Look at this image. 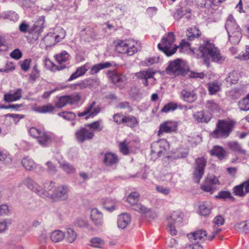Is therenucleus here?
<instances>
[{
	"label": "nucleus",
	"instance_id": "nucleus-56",
	"mask_svg": "<svg viewBox=\"0 0 249 249\" xmlns=\"http://www.w3.org/2000/svg\"><path fill=\"white\" fill-rule=\"evenodd\" d=\"M160 60L159 56H151L145 59L144 63L146 66H150L153 64L157 63Z\"/></svg>",
	"mask_w": 249,
	"mask_h": 249
},
{
	"label": "nucleus",
	"instance_id": "nucleus-58",
	"mask_svg": "<svg viewBox=\"0 0 249 249\" xmlns=\"http://www.w3.org/2000/svg\"><path fill=\"white\" fill-rule=\"evenodd\" d=\"M225 222L224 218L221 215H218L216 216L213 220V223L214 224V228H216V227H219L222 225Z\"/></svg>",
	"mask_w": 249,
	"mask_h": 249
},
{
	"label": "nucleus",
	"instance_id": "nucleus-9",
	"mask_svg": "<svg viewBox=\"0 0 249 249\" xmlns=\"http://www.w3.org/2000/svg\"><path fill=\"white\" fill-rule=\"evenodd\" d=\"M140 195L138 192H132L127 197V201L131 204L132 209L142 214L147 213L149 210L141 203H138L139 200Z\"/></svg>",
	"mask_w": 249,
	"mask_h": 249
},
{
	"label": "nucleus",
	"instance_id": "nucleus-37",
	"mask_svg": "<svg viewBox=\"0 0 249 249\" xmlns=\"http://www.w3.org/2000/svg\"><path fill=\"white\" fill-rule=\"evenodd\" d=\"M103 206L107 210L112 212L116 209L117 202L114 199L107 198L104 201Z\"/></svg>",
	"mask_w": 249,
	"mask_h": 249
},
{
	"label": "nucleus",
	"instance_id": "nucleus-46",
	"mask_svg": "<svg viewBox=\"0 0 249 249\" xmlns=\"http://www.w3.org/2000/svg\"><path fill=\"white\" fill-rule=\"evenodd\" d=\"M102 122V120H99L90 124H88L87 126L92 130L91 131L92 132L93 131H101L103 128Z\"/></svg>",
	"mask_w": 249,
	"mask_h": 249
},
{
	"label": "nucleus",
	"instance_id": "nucleus-33",
	"mask_svg": "<svg viewBox=\"0 0 249 249\" xmlns=\"http://www.w3.org/2000/svg\"><path fill=\"white\" fill-rule=\"evenodd\" d=\"M112 66L111 64L108 62L105 63H101L94 65L91 67L90 71L91 74H94L98 73L101 70L108 68Z\"/></svg>",
	"mask_w": 249,
	"mask_h": 249
},
{
	"label": "nucleus",
	"instance_id": "nucleus-1",
	"mask_svg": "<svg viewBox=\"0 0 249 249\" xmlns=\"http://www.w3.org/2000/svg\"><path fill=\"white\" fill-rule=\"evenodd\" d=\"M26 183L29 189L42 197H47L51 195V198L54 201L64 200L67 198L69 189L66 186H59L55 189L53 194H50L49 192L53 189L54 184L52 181H48L44 182L43 188L40 186L37 182L31 179H27Z\"/></svg>",
	"mask_w": 249,
	"mask_h": 249
},
{
	"label": "nucleus",
	"instance_id": "nucleus-49",
	"mask_svg": "<svg viewBox=\"0 0 249 249\" xmlns=\"http://www.w3.org/2000/svg\"><path fill=\"white\" fill-rule=\"evenodd\" d=\"M90 243L92 247L98 248H102L105 245L104 241L98 237L93 238L91 239Z\"/></svg>",
	"mask_w": 249,
	"mask_h": 249
},
{
	"label": "nucleus",
	"instance_id": "nucleus-61",
	"mask_svg": "<svg viewBox=\"0 0 249 249\" xmlns=\"http://www.w3.org/2000/svg\"><path fill=\"white\" fill-rule=\"evenodd\" d=\"M157 191L164 195H168L170 192V189L163 186L157 185L156 187Z\"/></svg>",
	"mask_w": 249,
	"mask_h": 249
},
{
	"label": "nucleus",
	"instance_id": "nucleus-27",
	"mask_svg": "<svg viewBox=\"0 0 249 249\" xmlns=\"http://www.w3.org/2000/svg\"><path fill=\"white\" fill-rule=\"evenodd\" d=\"M118 161L117 156L114 153L108 152L105 154L103 162L106 166H110Z\"/></svg>",
	"mask_w": 249,
	"mask_h": 249
},
{
	"label": "nucleus",
	"instance_id": "nucleus-21",
	"mask_svg": "<svg viewBox=\"0 0 249 249\" xmlns=\"http://www.w3.org/2000/svg\"><path fill=\"white\" fill-rule=\"evenodd\" d=\"M22 89H17L5 94L4 100L8 103L16 101L22 97Z\"/></svg>",
	"mask_w": 249,
	"mask_h": 249
},
{
	"label": "nucleus",
	"instance_id": "nucleus-25",
	"mask_svg": "<svg viewBox=\"0 0 249 249\" xmlns=\"http://www.w3.org/2000/svg\"><path fill=\"white\" fill-rule=\"evenodd\" d=\"M90 218L96 226H101L103 225V213L98 209L95 208L91 210L90 213Z\"/></svg>",
	"mask_w": 249,
	"mask_h": 249
},
{
	"label": "nucleus",
	"instance_id": "nucleus-8",
	"mask_svg": "<svg viewBox=\"0 0 249 249\" xmlns=\"http://www.w3.org/2000/svg\"><path fill=\"white\" fill-rule=\"evenodd\" d=\"M206 163L207 160L204 157L196 159L193 173V179L196 182L199 183L202 178L204 174Z\"/></svg>",
	"mask_w": 249,
	"mask_h": 249
},
{
	"label": "nucleus",
	"instance_id": "nucleus-62",
	"mask_svg": "<svg viewBox=\"0 0 249 249\" xmlns=\"http://www.w3.org/2000/svg\"><path fill=\"white\" fill-rule=\"evenodd\" d=\"M67 104H68L66 96L61 97L56 104V107L58 108H61Z\"/></svg>",
	"mask_w": 249,
	"mask_h": 249
},
{
	"label": "nucleus",
	"instance_id": "nucleus-19",
	"mask_svg": "<svg viewBox=\"0 0 249 249\" xmlns=\"http://www.w3.org/2000/svg\"><path fill=\"white\" fill-rule=\"evenodd\" d=\"M77 140L83 142L86 140L92 139L94 135L93 132L85 128H82L76 131L75 133Z\"/></svg>",
	"mask_w": 249,
	"mask_h": 249
},
{
	"label": "nucleus",
	"instance_id": "nucleus-53",
	"mask_svg": "<svg viewBox=\"0 0 249 249\" xmlns=\"http://www.w3.org/2000/svg\"><path fill=\"white\" fill-rule=\"evenodd\" d=\"M58 115L67 120H72L75 118V114L71 111L59 112Z\"/></svg>",
	"mask_w": 249,
	"mask_h": 249
},
{
	"label": "nucleus",
	"instance_id": "nucleus-15",
	"mask_svg": "<svg viewBox=\"0 0 249 249\" xmlns=\"http://www.w3.org/2000/svg\"><path fill=\"white\" fill-rule=\"evenodd\" d=\"M108 77L111 83L121 89L124 88L126 83L127 78L126 76L116 71L109 72Z\"/></svg>",
	"mask_w": 249,
	"mask_h": 249
},
{
	"label": "nucleus",
	"instance_id": "nucleus-41",
	"mask_svg": "<svg viewBox=\"0 0 249 249\" xmlns=\"http://www.w3.org/2000/svg\"><path fill=\"white\" fill-rule=\"evenodd\" d=\"M212 209V207L208 203L204 202L199 206V213L202 215L207 216L210 214Z\"/></svg>",
	"mask_w": 249,
	"mask_h": 249
},
{
	"label": "nucleus",
	"instance_id": "nucleus-22",
	"mask_svg": "<svg viewBox=\"0 0 249 249\" xmlns=\"http://www.w3.org/2000/svg\"><path fill=\"white\" fill-rule=\"evenodd\" d=\"M233 191L236 196L241 197L244 196L247 194L249 193V180L235 186L233 189Z\"/></svg>",
	"mask_w": 249,
	"mask_h": 249
},
{
	"label": "nucleus",
	"instance_id": "nucleus-36",
	"mask_svg": "<svg viewBox=\"0 0 249 249\" xmlns=\"http://www.w3.org/2000/svg\"><path fill=\"white\" fill-rule=\"evenodd\" d=\"M206 107L209 111L212 113L217 112L220 110V107L219 104L213 100L207 101L206 104Z\"/></svg>",
	"mask_w": 249,
	"mask_h": 249
},
{
	"label": "nucleus",
	"instance_id": "nucleus-17",
	"mask_svg": "<svg viewBox=\"0 0 249 249\" xmlns=\"http://www.w3.org/2000/svg\"><path fill=\"white\" fill-rule=\"evenodd\" d=\"M167 72L175 76L182 74L183 72V67L179 59L171 62L167 68Z\"/></svg>",
	"mask_w": 249,
	"mask_h": 249
},
{
	"label": "nucleus",
	"instance_id": "nucleus-5",
	"mask_svg": "<svg viewBox=\"0 0 249 249\" xmlns=\"http://www.w3.org/2000/svg\"><path fill=\"white\" fill-rule=\"evenodd\" d=\"M225 28L230 42L233 44H238L242 37L241 29L232 16L228 17L225 23Z\"/></svg>",
	"mask_w": 249,
	"mask_h": 249
},
{
	"label": "nucleus",
	"instance_id": "nucleus-63",
	"mask_svg": "<svg viewBox=\"0 0 249 249\" xmlns=\"http://www.w3.org/2000/svg\"><path fill=\"white\" fill-rule=\"evenodd\" d=\"M10 55L12 58L16 60H18L22 57V53L19 49H17L13 51L10 53Z\"/></svg>",
	"mask_w": 249,
	"mask_h": 249
},
{
	"label": "nucleus",
	"instance_id": "nucleus-34",
	"mask_svg": "<svg viewBox=\"0 0 249 249\" xmlns=\"http://www.w3.org/2000/svg\"><path fill=\"white\" fill-rule=\"evenodd\" d=\"M21 163L24 168L27 170H33L36 167L34 161L29 157H25L22 160Z\"/></svg>",
	"mask_w": 249,
	"mask_h": 249
},
{
	"label": "nucleus",
	"instance_id": "nucleus-31",
	"mask_svg": "<svg viewBox=\"0 0 249 249\" xmlns=\"http://www.w3.org/2000/svg\"><path fill=\"white\" fill-rule=\"evenodd\" d=\"M210 152L212 156H215L220 160L225 158L226 156V151L223 147L219 146H213Z\"/></svg>",
	"mask_w": 249,
	"mask_h": 249
},
{
	"label": "nucleus",
	"instance_id": "nucleus-51",
	"mask_svg": "<svg viewBox=\"0 0 249 249\" xmlns=\"http://www.w3.org/2000/svg\"><path fill=\"white\" fill-rule=\"evenodd\" d=\"M215 198L219 199H232L233 196H231V193L229 191H220L218 194L215 196Z\"/></svg>",
	"mask_w": 249,
	"mask_h": 249
},
{
	"label": "nucleus",
	"instance_id": "nucleus-59",
	"mask_svg": "<svg viewBox=\"0 0 249 249\" xmlns=\"http://www.w3.org/2000/svg\"><path fill=\"white\" fill-rule=\"evenodd\" d=\"M31 62V59H26L24 60L21 62L20 67L21 69L24 71H27L29 70L30 67Z\"/></svg>",
	"mask_w": 249,
	"mask_h": 249
},
{
	"label": "nucleus",
	"instance_id": "nucleus-14",
	"mask_svg": "<svg viewBox=\"0 0 249 249\" xmlns=\"http://www.w3.org/2000/svg\"><path fill=\"white\" fill-rule=\"evenodd\" d=\"M219 184V180L215 177H207L201 185L200 189L203 192L210 193L211 194H212L217 190L215 185H218Z\"/></svg>",
	"mask_w": 249,
	"mask_h": 249
},
{
	"label": "nucleus",
	"instance_id": "nucleus-48",
	"mask_svg": "<svg viewBox=\"0 0 249 249\" xmlns=\"http://www.w3.org/2000/svg\"><path fill=\"white\" fill-rule=\"evenodd\" d=\"M239 74L235 71H232L229 73L228 77L226 78L227 81L231 84H235L239 80Z\"/></svg>",
	"mask_w": 249,
	"mask_h": 249
},
{
	"label": "nucleus",
	"instance_id": "nucleus-13",
	"mask_svg": "<svg viewBox=\"0 0 249 249\" xmlns=\"http://www.w3.org/2000/svg\"><path fill=\"white\" fill-rule=\"evenodd\" d=\"M95 104L96 103L94 101L85 107L83 111L78 113V116H85V118L88 119L96 116L100 112L101 108L99 106H95Z\"/></svg>",
	"mask_w": 249,
	"mask_h": 249
},
{
	"label": "nucleus",
	"instance_id": "nucleus-44",
	"mask_svg": "<svg viewBox=\"0 0 249 249\" xmlns=\"http://www.w3.org/2000/svg\"><path fill=\"white\" fill-rule=\"evenodd\" d=\"M228 146L232 151L234 152L245 154V151L243 150L241 145L237 142H231L228 143Z\"/></svg>",
	"mask_w": 249,
	"mask_h": 249
},
{
	"label": "nucleus",
	"instance_id": "nucleus-23",
	"mask_svg": "<svg viewBox=\"0 0 249 249\" xmlns=\"http://www.w3.org/2000/svg\"><path fill=\"white\" fill-rule=\"evenodd\" d=\"M155 72L151 70L146 71H141L135 74V76L139 79H144L143 85L147 87L149 85L148 79L154 78Z\"/></svg>",
	"mask_w": 249,
	"mask_h": 249
},
{
	"label": "nucleus",
	"instance_id": "nucleus-18",
	"mask_svg": "<svg viewBox=\"0 0 249 249\" xmlns=\"http://www.w3.org/2000/svg\"><path fill=\"white\" fill-rule=\"evenodd\" d=\"M19 30L22 33L34 34L38 36L42 31V28L36 24H35L32 27H30L28 24L23 22L20 24Z\"/></svg>",
	"mask_w": 249,
	"mask_h": 249
},
{
	"label": "nucleus",
	"instance_id": "nucleus-45",
	"mask_svg": "<svg viewBox=\"0 0 249 249\" xmlns=\"http://www.w3.org/2000/svg\"><path fill=\"white\" fill-rule=\"evenodd\" d=\"M178 49H179L180 53H185L188 51H192L190 44L185 39H182L179 45H178Z\"/></svg>",
	"mask_w": 249,
	"mask_h": 249
},
{
	"label": "nucleus",
	"instance_id": "nucleus-20",
	"mask_svg": "<svg viewBox=\"0 0 249 249\" xmlns=\"http://www.w3.org/2000/svg\"><path fill=\"white\" fill-rule=\"evenodd\" d=\"M60 35L53 36L52 35H47L44 38V42L46 45L52 46L54 45L56 42L60 41L65 36V31L63 29L60 30Z\"/></svg>",
	"mask_w": 249,
	"mask_h": 249
},
{
	"label": "nucleus",
	"instance_id": "nucleus-10",
	"mask_svg": "<svg viewBox=\"0 0 249 249\" xmlns=\"http://www.w3.org/2000/svg\"><path fill=\"white\" fill-rule=\"evenodd\" d=\"M139 142L136 140L129 141L127 139L119 142L118 146L120 152L124 155H128L134 152L139 148Z\"/></svg>",
	"mask_w": 249,
	"mask_h": 249
},
{
	"label": "nucleus",
	"instance_id": "nucleus-40",
	"mask_svg": "<svg viewBox=\"0 0 249 249\" xmlns=\"http://www.w3.org/2000/svg\"><path fill=\"white\" fill-rule=\"evenodd\" d=\"M54 110V107L51 104L38 106L36 107V110L41 113H51Z\"/></svg>",
	"mask_w": 249,
	"mask_h": 249
},
{
	"label": "nucleus",
	"instance_id": "nucleus-16",
	"mask_svg": "<svg viewBox=\"0 0 249 249\" xmlns=\"http://www.w3.org/2000/svg\"><path fill=\"white\" fill-rule=\"evenodd\" d=\"M178 123L175 121H168L161 124L159 127L158 136L160 137L164 133H170L178 130Z\"/></svg>",
	"mask_w": 249,
	"mask_h": 249
},
{
	"label": "nucleus",
	"instance_id": "nucleus-30",
	"mask_svg": "<svg viewBox=\"0 0 249 249\" xmlns=\"http://www.w3.org/2000/svg\"><path fill=\"white\" fill-rule=\"evenodd\" d=\"M131 221L129 215L126 213H123L119 216L118 219V226L119 228L124 229Z\"/></svg>",
	"mask_w": 249,
	"mask_h": 249
},
{
	"label": "nucleus",
	"instance_id": "nucleus-64",
	"mask_svg": "<svg viewBox=\"0 0 249 249\" xmlns=\"http://www.w3.org/2000/svg\"><path fill=\"white\" fill-rule=\"evenodd\" d=\"M86 34L90 36L92 38H96L97 36L96 31L92 28H88L86 29Z\"/></svg>",
	"mask_w": 249,
	"mask_h": 249
},
{
	"label": "nucleus",
	"instance_id": "nucleus-38",
	"mask_svg": "<svg viewBox=\"0 0 249 249\" xmlns=\"http://www.w3.org/2000/svg\"><path fill=\"white\" fill-rule=\"evenodd\" d=\"M128 46V40H120L116 46V49L119 53L127 54Z\"/></svg>",
	"mask_w": 249,
	"mask_h": 249
},
{
	"label": "nucleus",
	"instance_id": "nucleus-43",
	"mask_svg": "<svg viewBox=\"0 0 249 249\" xmlns=\"http://www.w3.org/2000/svg\"><path fill=\"white\" fill-rule=\"evenodd\" d=\"M64 233L60 230H56L51 234V239L54 242H58L62 241L64 238Z\"/></svg>",
	"mask_w": 249,
	"mask_h": 249
},
{
	"label": "nucleus",
	"instance_id": "nucleus-60",
	"mask_svg": "<svg viewBox=\"0 0 249 249\" xmlns=\"http://www.w3.org/2000/svg\"><path fill=\"white\" fill-rule=\"evenodd\" d=\"M5 18L9 19L13 21H16L18 18V16L15 12H9L5 16Z\"/></svg>",
	"mask_w": 249,
	"mask_h": 249
},
{
	"label": "nucleus",
	"instance_id": "nucleus-32",
	"mask_svg": "<svg viewBox=\"0 0 249 249\" xmlns=\"http://www.w3.org/2000/svg\"><path fill=\"white\" fill-rule=\"evenodd\" d=\"M221 84L217 81L209 82L207 85L209 93L210 95L216 94L221 89Z\"/></svg>",
	"mask_w": 249,
	"mask_h": 249
},
{
	"label": "nucleus",
	"instance_id": "nucleus-28",
	"mask_svg": "<svg viewBox=\"0 0 249 249\" xmlns=\"http://www.w3.org/2000/svg\"><path fill=\"white\" fill-rule=\"evenodd\" d=\"M181 95L184 101L189 103L193 102L197 98L196 94L194 90L183 89L181 92Z\"/></svg>",
	"mask_w": 249,
	"mask_h": 249
},
{
	"label": "nucleus",
	"instance_id": "nucleus-26",
	"mask_svg": "<svg viewBox=\"0 0 249 249\" xmlns=\"http://www.w3.org/2000/svg\"><path fill=\"white\" fill-rule=\"evenodd\" d=\"M89 69V65L87 63L81 67H78L69 79V81L73 80L80 76L84 75Z\"/></svg>",
	"mask_w": 249,
	"mask_h": 249
},
{
	"label": "nucleus",
	"instance_id": "nucleus-3",
	"mask_svg": "<svg viewBox=\"0 0 249 249\" xmlns=\"http://www.w3.org/2000/svg\"><path fill=\"white\" fill-rule=\"evenodd\" d=\"M199 50L204 57L211 59L212 61L221 62L225 60L219 50L209 41H204L203 44L199 47Z\"/></svg>",
	"mask_w": 249,
	"mask_h": 249
},
{
	"label": "nucleus",
	"instance_id": "nucleus-11",
	"mask_svg": "<svg viewBox=\"0 0 249 249\" xmlns=\"http://www.w3.org/2000/svg\"><path fill=\"white\" fill-rule=\"evenodd\" d=\"M169 144L165 140H160L158 142H155L151 144V155L156 158L160 157L169 149Z\"/></svg>",
	"mask_w": 249,
	"mask_h": 249
},
{
	"label": "nucleus",
	"instance_id": "nucleus-50",
	"mask_svg": "<svg viewBox=\"0 0 249 249\" xmlns=\"http://www.w3.org/2000/svg\"><path fill=\"white\" fill-rule=\"evenodd\" d=\"M66 236L67 241L70 243H72L75 240L77 235L73 229L68 228L67 229Z\"/></svg>",
	"mask_w": 249,
	"mask_h": 249
},
{
	"label": "nucleus",
	"instance_id": "nucleus-2",
	"mask_svg": "<svg viewBox=\"0 0 249 249\" xmlns=\"http://www.w3.org/2000/svg\"><path fill=\"white\" fill-rule=\"evenodd\" d=\"M235 124V121L230 119L218 120L211 135L216 139H226L232 131Z\"/></svg>",
	"mask_w": 249,
	"mask_h": 249
},
{
	"label": "nucleus",
	"instance_id": "nucleus-47",
	"mask_svg": "<svg viewBox=\"0 0 249 249\" xmlns=\"http://www.w3.org/2000/svg\"><path fill=\"white\" fill-rule=\"evenodd\" d=\"M238 106L241 110H249V94L239 102Z\"/></svg>",
	"mask_w": 249,
	"mask_h": 249
},
{
	"label": "nucleus",
	"instance_id": "nucleus-35",
	"mask_svg": "<svg viewBox=\"0 0 249 249\" xmlns=\"http://www.w3.org/2000/svg\"><path fill=\"white\" fill-rule=\"evenodd\" d=\"M194 117L197 123H208L211 119V116L206 115L204 111H201L196 112L194 115Z\"/></svg>",
	"mask_w": 249,
	"mask_h": 249
},
{
	"label": "nucleus",
	"instance_id": "nucleus-24",
	"mask_svg": "<svg viewBox=\"0 0 249 249\" xmlns=\"http://www.w3.org/2000/svg\"><path fill=\"white\" fill-rule=\"evenodd\" d=\"M69 54L65 51H63L59 54H57L55 56V60L60 65L57 66V70H61L66 68V65L64 63L69 60Z\"/></svg>",
	"mask_w": 249,
	"mask_h": 249
},
{
	"label": "nucleus",
	"instance_id": "nucleus-55",
	"mask_svg": "<svg viewBox=\"0 0 249 249\" xmlns=\"http://www.w3.org/2000/svg\"><path fill=\"white\" fill-rule=\"evenodd\" d=\"M68 104H72L79 102L80 100V96L76 93L70 96H66Z\"/></svg>",
	"mask_w": 249,
	"mask_h": 249
},
{
	"label": "nucleus",
	"instance_id": "nucleus-57",
	"mask_svg": "<svg viewBox=\"0 0 249 249\" xmlns=\"http://www.w3.org/2000/svg\"><path fill=\"white\" fill-rule=\"evenodd\" d=\"M125 117L122 113H116L113 115V120L117 124H121L124 123Z\"/></svg>",
	"mask_w": 249,
	"mask_h": 249
},
{
	"label": "nucleus",
	"instance_id": "nucleus-12",
	"mask_svg": "<svg viewBox=\"0 0 249 249\" xmlns=\"http://www.w3.org/2000/svg\"><path fill=\"white\" fill-rule=\"evenodd\" d=\"M221 231V229H217L214 230L213 233L208 235L206 231L203 230H198L194 233H189L187 235L189 239L194 240H205L208 239L209 240H213L214 237Z\"/></svg>",
	"mask_w": 249,
	"mask_h": 249
},
{
	"label": "nucleus",
	"instance_id": "nucleus-4",
	"mask_svg": "<svg viewBox=\"0 0 249 249\" xmlns=\"http://www.w3.org/2000/svg\"><path fill=\"white\" fill-rule=\"evenodd\" d=\"M176 36L173 32H168L162 38L158 47L167 56H171L177 51L178 45L175 44Z\"/></svg>",
	"mask_w": 249,
	"mask_h": 249
},
{
	"label": "nucleus",
	"instance_id": "nucleus-52",
	"mask_svg": "<svg viewBox=\"0 0 249 249\" xmlns=\"http://www.w3.org/2000/svg\"><path fill=\"white\" fill-rule=\"evenodd\" d=\"M178 107V105L173 102H170L164 106L161 109V112L167 113L170 111H173Z\"/></svg>",
	"mask_w": 249,
	"mask_h": 249
},
{
	"label": "nucleus",
	"instance_id": "nucleus-7",
	"mask_svg": "<svg viewBox=\"0 0 249 249\" xmlns=\"http://www.w3.org/2000/svg\"><path fill=\"white\" fill-rule=\"evenodd\" d=\"M29 132L32 137L37 139L38 142L42 145H46L51 141V135L44 129L32 127L30 128Z\"/></svg>",
	"mask_w": 249,
	"mask_h": 249
},
{
	"label": "nucleus",
	"instance_id": "nucleus-39",
	"mask_svg": "<svg viewBox=\"0 0 249 249\" xmlns=\"http://www.w3.org/2000/svg\"><path fill=\"white\" fill-rule=\"evenodd\" d=\"M139 123V121L135 117L132 115L125 116L124 124L131 128L135 127Z\"/></svg>",
	"mask_w": 249,
	"mask_h": 249
},
{
	"label": "nucleus",
	"instance_id": "nucleus-29",
	"mask_svg": "<svg viewBox=\"0 0 249 249\" xmlns=\"http://www.w3.org/2000/svg\"><path fill=\"white\" fill-rule=\"evenodd\" d=\"M188 39L193 40L196 38H198L201 36V32L198 27L193 26L189 28L186 32Z\"/></svg>",
	"mask_w": 249,
	"mask_h": 249
},
{
	"label": "nucleus",
	"instance_id": "nucleus-54",
	"mask_svg": "<svg viewBox=\"0 0 249 249\" xmlns=\"http://www.w3.org/2000/svg\"><path fill=\"white\" fill-rule=\"evenodd\" d=\"M60 167L67 173H72L75 172L74 167L67 162L60 163Z\"/></svg>",
	"mask_w": 249,
	"mask_h": 249
},
{
	"label": "nucleus",
	"instance_id": "nucleus-6",
	"mask_svg": "<svg viewBox=\"0 0 249 249\" xmlns=\"http://www.w3.org/2000/svg\"><path fill=\"white\" fill-rule=\"evenodd\" d=\"M184 214L179 211H176L173 212L171 215L167 219V229L172 235L177 234L176 227L181 225Z\"/></svg>",
	"mask_w": 249,
	"mask_h": 249
},
{
	"label": "nucleus",
	"instance_id": "nucleus-42",
	"mask_svg": "<svg viewBox=\"0 0 249 249\" xmlns=\"http://www.w3.org/2000/svg\"><path fill=\"white\" fill-rule=\"evenodd\" d=\"M128 55H132L138 51V43L133 40H128Z\"/></svg>",
	"mask_w": 249,
	"mask_h": 249
}]
</instances>
